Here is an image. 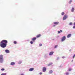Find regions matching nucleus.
I'll return each instance as SVG.
<instances>
[{"mask_svg":"<svg viewBox=\"0 0 75 75\" xmlns=\"http://www.w3.org/2000/svg\"><path fill=\"white\" fill-rule=\"evenodd\" d=\"M69 74V73H66V75H68Z\"/></svg>","mask_w":75,"mask_h":75,"instance_id":"7c9ffc66","label":"nucleus"},{"mask_svg":"<svg viewBox=\"0 0 75 75\" xmlns=\"http://www.w3.org/2000/svg\"><path fill=\"white\" fill-rule=\"evenodd\" d=\"M71 34H69L67 36V38H69V37H71Z\"/></svg>","mask_w":75,"mask_h":75,"instance_id":"0eeeda50","label":"nucleus"},{"mask_svg":"<svg viewBox=\"0 0 75 75\" xmlns=\"http://www.w3.org/2000/svg\"><path fill=\"white\" fill-rule=\"evenodd\" d=\"M21 62H19L18 64H21Z\"/></svg>","mask_w":75,"mask_h":75,"instance_id":"a878e982","label":"nucleus"},{"mask_svg":"<svg viewBox=\"0 0 75 75\" xmlns=\"http://www.w3.org/2000/svg\"><path fill=\"white\" fill-rule=\"evenodd\" d=\"M62 58H65V57L64 56V57H62Z\"/></svg>","mask_w":75,"mask_h":75,"instance_id":"473e14b6","label":"nucleus"},{"mask_svg":"<svg viewBox=\"0 0 75 75\" xmlns=\"http://www.w3.org/2000/svg\"><path fill=\"white\" fill-rule=\"evenodd\" d=\"M5 52L6 53H9V50H5Z\"/></svg>","mask_w":75,"mask_h":75,"instance_id":"ddd939ff","label":"nucleus"},{"mask_svg":"<svg viewBox=\"0 0 75 75\" xmlns=\"http://www.w3.org/2000/svg\"><path fill=\"white\" fill-rule=\"evenodd\" d=\"M54 24H55L56 25H57L59 24V22H54Z\"/></svg>","mask_w":75,"mask_h":75,"instance_id":"1a4fd4ad","label":"nucleus"},{"mask_svg":"<svg viewBox=\"0 0 75 75\" xmlns=\"http://www.w3.org/2000/svg\"><path fill=\"white\" fill-rule=\"evenodd\" d=\"M57 47H58V45H55L54 47V48H57Z\"/></svg>","mask_w":75,"mask_h":75,"instance_id":"b1692460","label":"nucleus"},{"mask_svg":"<svg viewBox=\"0 0 75 75\" xmlns=\"http://www.w3.org/2000/svg\"><path fill=\"white\" fill-rule=\"evenodd\" d=\"M36 38H35V37L34 38H32V41H35V40H36Z\"/></svg>","mask_w":75,"mask_h":75,"instance_id":"4468645a","label":"nucleus"},{"mask_svg":"<svg viewBox=\"0 0 75 75\" xmlns=\"http://www.w3.org/2000/svg\"><path fill=\"white\" fill-rule=\"evenodd\" d=\"M68 18V16L67 15H65L63 18V20H65L67 19V18Z\"/></svg>","mask_w":75,"mask_h":75,"instance_id":"7ed1b4c3","label":"nucleus"},{"mask_svg":"<svg viewBox=\"0 0 75 75\" xmlns=\"http://www.w3.org/2000/svg\"><path fill=\"white\" fill-rule=\"evenodd\" d=\"M15 64V63L14 62H11V65H14Z\"/></svg>","mask_w":75,"mask_h":75,"instance_id":"f8f14e48","label":"nucleus"},{"mask_svg":"<svg viewBox=\"0 0 75 75\" xmlns=\"http://www.w3.org/2000/svg\"><path fill=\"white\" fill-rule=\"evenodd\" d=\"M72 1V0H70L69 2V4H71Z\"/></svg>","mask_w":75,"mask_h":75,"instance_id":"f3484780","label":"nucleus"},{"mask_svg":"<svg viewBox=\"0 0 75 75\" xmlns=\"http://www.w3.org/2000/svg\"><path fill=\"white\" fill-rule=\"evenodd\" d=\"M54 54V52H51L49 53V55H52Z\"/></svg>","mask_w":75,"mask_h":75,"instance_id":"6e6552de","label":"nucleus"},{"mask_svg":"<svg viewBox=\"0 0 75 75\" xmlns=\"http://www.w3.org/2000/svg\"><path fill=\"white\" fill-rule=\"evenodd\" d=\"M46 69H46V68H45V67H44L42 69L43 72H45V71H46Z\"/></svg>","mask_w":75,"mask_h":75,"instance_id":"39448f33","label":"nucleus"},{"mask_svg":"<svg viewBox=\"0 0 75 75\" xmlns=\"http://www.w3.org/2000/svg\"><path fill=\"white\" fill-rule=\"evenodd\" d=\"M74 10H75V9L73 7L71 9V12H74Z\"/></svg>","mask_w":75,"mask_h":75,"instance_id":"9b49d317","label":"nucleus"},{"mask_svg":"<svg viewBox=\"0 0 75 75\" xmlns=\"http://www.w3.org/2000/svg\"><path fill=\"white\" fill-rule=\"evenodd\" d=\"M75 54H74V56L73 57V58H75Z\"/></svg>","mask_w":75,"mask_h":75,"instance_id":"c756f323","label":"nucleus"},{"mask_svg":"<svg viewBox=\"0 0 75 75\" xmlns=\"http://www.w3.org/2000/svg\"><path fill=\"white\" fill-rule=\"evenodd\" d=\"M1 75H6V73L2 74Z\"/></svg>","mask_w":75,"mask_h":75,"instance_id":"4be33fe9","label":"nucleus"},{"mask_svg":"<svg viewBox=\"0 0 75 75\" xmlns=\"http://www.w3.org/2000/svg\"><path fill=\"white\" fill-rule=\"evenodd\" d=\"M52 72H53L52 71L50 70L49 71V73L50 74H51L52 73Z\"/></svg>","mask_w":75,"mask_h":75,"instance_id":"a211bd4d","label":"nucleus"},{"mask_svg":"<svg viewBox=\"0 0 75 75\" xmlns=\"http://www.w3.org/2000/svg\"><path fill=\"white\" fill-rule=\"evenodd\" d=\"M55 25H54L53 27H55Z\"/></svg>","mask_w":75,"mask_h":75,"instance_id":"c9c22d12","label":"nucleus"},{"mask_svg":"<svg viewBox=\"0 0 75 75\" xmlns=\"http://www.w3.org/2000/svg\"><path fill=\"white\" fill-rule=\"evenodd\" d=\"M74 25H75V22H74Z\"/></svg>","mask_w":75,"mask_h":75,"instance_id":"72a5a7b5","label":"nucleus"},{"mask_svg":"<svg viewBox=\"0 0 75 75\" xmlns=\"http://www.w3.org/2000/svg\"><path fill=\"white\" fill-rule=\"evenodd\" d=\"M4 69H1V71H4Z\"/></svg>","mask_w":75,"mask_h":75,"instance_id":"bb28decb","label":"nucleus"},{"mask_svg":"<svg viewBox=\"0 0 75 75\" xmlns=\"http://www.w3.org/2000/svg\"><path fill=\"white\" fill-rule=\"evenodd\" d=\"M41 36V35L40 34H39L36 37L37 38H39V37H40Z\"/></svg>","mask_w":75,"mask_h":75,"instance_id":"9d476101","label":"nucleus"},{"mask_svg":"<svg viewBox=\"0 0 75 75\" xmlns=\"http://www.w3.org/2000/svg\"><path fill=\"white\" fill-rule=\"evenodd\" d=\"M69 25H72V23H69Z\"/></svg>","mask_w":75,"mask_h":75,"instance_id":"412c9836","label":"nucleus"},{"mask_svg":"<svg viewBox=\"0 0 75 75\" xmlns=\"http://www.w3.org/2000/svg\"><path fill=\"white\" fill-rule=\"evenodd\" d=\"M72 70V69H69V71H71V70Z\"/></svg>","mask_w":75,"mask_h":75,"instance_id":"393cba45","label":"nucleus"},{"mask_svg":"<svg viewBox=\"0 0 75 75\" xmlns=\"http://www.w3.org/2000/svg\"><path fill=\"white\" fill-rule=\"evenodd\" d=\"M73 28H75V26H73Z\"/></svg>","mask_w":75,"mask_h":75,"instance_id":"2f4dec72","label":"nucleus"},{"mask_svg":"<svg viewBox=\"0 0 75 75\" xmlns=\"http://www.w3.org/2000/svg\"><path fill=\"white\" fill-rule=\"evenodd\" d=\"M13 43L15 44H17V42L16 41H14L13 42Z\"/></svg>","mask_w":75,"mask_h":75,"instance_id":"aec40b11","label":"nucleus"},{"mask_svg":"<svg viewBox=\"0 0 75 75\" xmlns=\"http://www.w3.org/2000/svg\"><path fill=\"white\" fill-rule=\"evenodd\" d=\"M30 43L31 44H33V42L32 41H31L30 42Z\"/></svg>","mask_w":75,"mask_h":75,"instance_id":"5701e85b","label":"nucleus"},{"mask_svg":"<svg viewBox=\"0 0 75 75\" xmlns=\"http://www.w3.org/2000/svg\"><path fill=\"white\" fill-rule=\"evenodd\" d=\"M62 30H60V31H58V34H60V33H62Z\"/></svg>","mask_w":75,"mask_h":75,"instance_id":"2eb2a0df","label":"nucleus"},{"mask_svg":"<svg viewBox=\"0 0 75 75\" xmlns=\"http://www.w3.org/2000/svg\"><path fill=\"white\" fill-rule=\"evenodd\" d=\"M40 47H41V46H42V44H40L39 45Z\"/></svg>","mask_w":75,"mask_h":75,"instance_id":"cd10ccee","label":"nucleus"},{"mask_svg":"<svg viewBox=\"0 0 75 75\" xmlns=\"http://www.w3.org/2000/svg\"><path fill=\"white\" fill-rule=\"evenodd\" d=\"M64 14H65V13H64V12H63L62 13V16H64Z\"/></svg>","mask_w":75,"mask_h":75,"instance_id":"6ab92c4d","label":"nucleus"},{"mask_svg":"<svg viewBox=\"0 0 75 75\" xmlns=\"http://www.w3.org/2000/svg\"><path fill=\"white\" fill-rule=\"evenodd\" d=\"M52 64V63H50L49 64H48L47 65L48 66H50V65H51Z\"/></svg>","mask_w":75,"mask_h":75,"instance_id":"dca6fc26","label":"nucleus"},{"mask_svg":"<svg viewBox=\"0 0 75 75\" xmlns=\"http://www.w3.org/2000/svg\"><path fill=\"white\" fill-rule=\"evenodd\" d=\"M8 42L6 40H2L0 43V46L2 48H5L7 45Z\"/></svg>","mask_w":75,"mask_h":75,"instance_id":"f257e3e1","label":"nucleus"},{"mask_svg":"<svg viewBox=\"0 0 75 75\" xmlns=\"http://www.w3.org/2000/svg\"><path fill=\"white\" fill-rule=\"evenodd\" d=\"M21 75H24V74H21Z\"/></svg>","mask_w":75,"mask_h":75,"instance_id":"f704fd0d","label":"nucleus"},{"mask_svg":"<svg viewBox=\"0 0 75 75\" xmlns=\"http://www.w3.org/2000/svg\"><path fill=\"white\" fill-rule=\"evenodd\" d=\"M3 56L2 55H0V62L2 63L3 60Z\"/></svg>","mask_w":75,"mask_h":75,"instance_id":"f03ea898","label":"nucleus"},{"mask_svg":"<svg viewBox=\"0 0 75 75\" xmlns=\"http://www.w3.org/2000/svg\"><path fill=\"white\" fill-rule=\"evenodd\" d=\"M34 69L33 68H31L29 69V71H33Z\"/></svg>","mask_w":75,"mask_h":75,"instance_id":"423d86ee","label":"nucleus"},{"mask_svg":"<svg viewBox=\"0 0 75 75\" xmlns=\"http://www.w3.org/2000/svg\"><path fill=\"white\" fill-rule=\"evenodd\" d=\"M65 39H66L65 36H63L62 38V41H65Z\"/></svg>","mask_w":75,"mask_h":75,"instance_id":"20e7f679","label":"nucleus"},{"mask_svg":"<svg viewBox=\"0 0 75 75\" xmlns=\"http://www.w3.org/2000/svg\"><path fill=\"white\" fill-rule=\"evenodd\" d=\"M40 75H42V72H40L39 73Z\"/></svg>","mask_w":75,"mask_h":75,"instance_id":"c85d7f7f","label":"nucleus"}]
</instances>
